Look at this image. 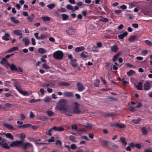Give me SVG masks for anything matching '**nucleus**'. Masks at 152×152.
Returning <instances> with one entry per match:
<instances>
[{
	"mask_svg": "<svg viewBox=\"0 0 152 152\" xmlns=\"http://www.w3.org/2000/svg\"><path fill=\"white\" fill-rule=\"evenodd\" d=\"M42 66L43 68L45 69H48L50 68V67L46 64V63H44Z\"/></svg>",
	"mask_w": 152,
	"mask_h": 152,
	"instance_id": "obj_48",
	"label": "nucleus"
},
{
	"mask_svg": "<svg viewBox=\"0 0 152 152\" xmlns=\"http://www.w3.org/2000/svg\"><path fill=\"white\" fill-rule=\"evenodd\" d=\"M25 118V117L23 114H20V120L21 121L24 120Z\"/></svg>",
	"mask_w": 152,
	"mask_h": 152,
	"instance_id": "obj_60",
	"label": "nucleus"
},
{
	"mask_svg": "<svg viewBox=\"0 0 152 152\" xmlns=\"http://www.w3.org/2000/svg\"><path fill=\"white\" fill-rule=\"evenodd\" d=\"M18 48L17 47H13L8 50V52L10 53L16 50H18Z\"/></svg>",
	"mask_w": 152,
	"mask_h": 152,
	"instance_id": "obj_44",
	"label": "nucleus"
},
{
	"mask_svg": "<svg viewBox=\"0 0 152 152\" xmlns=\"http://www.w3.org/2000/svg\"><path fill=\"white\" fill-rule=\"evenodd\" d=\"M1 64L2 65L7 64V63H8L7 62V60L6 58H2L1 60L0 61Z\"/></svg>",
	"mask_w": 152,
	"mask_h": 152,
	"instance_id": "obj_30",
	"label": "nucleus"
},
{
	"mask_svg": "<svg viewBox=\"0 0 152 152\" xmlns=\"http://www.w3.org/2000/svg\"><path fill=\"white\" fill-rule=\"evenodd\" d=\"M142 53L144 56H145L148 53V50H144L142 51Z\"/></svg>",
	"mask_w": 152,
	"mask_h": 152,
	"instance_id": "obj_54",
	"label": "nucleus"
},
{
	"mask_svg": "<svg viewBox=\"0 0 152 152\" xmlns=\"http://www.w3.org/2000/svg\"><path fill=\"white\" fill-rule=\"evenodd\" d=\"M52 128L50 129L48 132H46V134L47 135H48L49 136H51L52 135V134L51 133V132H52Z\"/></svg>",
	"mask_w": 152,
	"mask_h": 152,
	"instance_id": "obj_55",
	"label": "nucleus"
},
{
	"mask_svg": "<svg viewBox=\"0 0 152 152\" xmlns=\"http://www.w3.org/2000/svg\"><path fill=\"white\" fill-rule=\"evenodd\" d=\"M74 105L75 106L74 107L73 110H72L70 108V110L72 112V114L73 113L76 114H79L80 113V111L79 109V104L75 102L74 103Z\"/></svg>",
	"mask_w": 152,
	"mask_h": 152,
	"instance_id": "obj_4",
	"label": "nucleus"
},
{
	"mask_svg": "<svg viewBox=\"0 0 152 152\" xmlns=\"http://www.w3.org/2000/svg\"><path fill=\"white\" fill-rule=\"evenodd\" d=\"M151 88V86L150 83L148 81L145 82L144 84L143 88L145 91L149 90Z\"/></svg>",
	"mask_w": 152,
	"mask_h": 152,
	"instance_id": "obj_7",
	"label": "nucleus"
},
{
	"mask_svg": "<svg viewBox=\"0 0 152 152\" xmlns=\"http://www.w3.org/2000/svg\"><path fill=\"white\" fill-rule=\"evenodd\" d=\"M136 88L138 90H142V83L140 82L137 83L136 86Z\"/></svg>",
	"mask_w": 152,
	"mask_h": 152,
	"instance_id": "obj_18",
	"label": "nucleus"
},
{
	"mask_svg": "<svg viewBox=\"0 0 152 152\" xmlns=\"http://www.w3.org/2000/svg\"><path fill=\"white\" fill-rule=\"evenodd\" d=\"M0 145L2 146L3 148L9 149V146H8L7 144L5 141H2L0 142Z\"/></svg>",
	"mask_w": 152,
	"mask_h": 152,
	"instance_id": "obj_12",
	"label": "nucleus"
},
{
	"mask_svg": "<svg viewBox=\"0 0 152 152\" xmlns=\"http://www.w3.org/2000/svg\"><path fill=\"white\" fill-rule=\"evenodd\" d=\"M94 127V126L91 124H87L85 127L82 130V132H86L89 130H91L92 128Z\"/></svg>",
	"mask_w": 152,
	"mask_h": 152,
	"instance_id": "obj_6",
	"label": "nucleus"
},
{
	"mask_svg": "<svg viewBox=\"0 0 152 152\" xmlns=\"http://www.w3.org/2000/svg\"><path fill=\"white\" fill-rule=\"evenodd\" d=\"M142 106V103L140 102H139L137 103V105L136 106L137 108H140Z\"/></svg>",
	"mask_w": 152,
	"mask_h": 152,
	"instance_id": "obj_59",
	"label": "nucleus"
},
{
	"mask_svg": "<svg viewBox=\"0 0 152 152\" xmlns=\"http://www.w3.org/2000/svg\"><path fill=\"white\" fill-rule=\"evenodd\" d=\"M48 34H41L40 35V39H43L47 37Z\"/></svg>",
	"mask_w": 152,
	"mask_h": 152,
	"instance_id": "obj_37",
	"label": "nucleus"
},
{
	"mask_svg": "<svg viewBox=\"0 0 152 152\" xmlns=\"http://www.w3.org/2000/svg\"><path fill=\"white\" fill-rule=\"evenodd\" d=\"M4 134L7 137L11 139H13V136L11 133H7V134L4 133Z\"/></svg>",
	"mask_w": 152,
	"mask_h": 152,
	"instance_id": "obj_36",
	"label": "nucleus"
},
{
	"mask_svg": "<svg viewBox=\"0 0 152 152\" xmlns=\"http://www.w3.org/2000/svg\"><path fill=\"white\" fill-rule=\"evenodd\" d=\"M77 90L79 91H82L85 89L83 84L80 83H78L77 84Z\"/></svg>",
	"mask_w": 152,
	"mask_h": 152,
	"instance_id": "obj_10",
	"label": "nucleus"
},
{
	"mask_svg": "<svg viewBox=\"0 0 152 152\" xmlns=\"http://www.w3.org/2000/svg\"><path fill=\"white\" fill-rule=\"evenodd\" d=\"M63 53L60 50L55 52L53 55V57L56 59H61L63 58Z\"/></svg>",
	"mask_w": 152,
	"mask_h": 152,
	"instance_id": "obj_3",
	"label": "nucleus"
},
{
	"mask_svg": "<svg viewBox=\"0 0 152 152\" xmlns=\"http://www.w3.org/2000/svg\"><path fill=\"white\" fill-rule=\"evenodd\" d=\"M52 129L56 131L61 132L63 131L64 129L63 127L61 126H54L52 128Z\"/></svg>",
	"mask_w": 152,
	"mask_h": 152,
	"instance_id": "obj_14",
	"label": "nucleus"
},
{
	"mask_svg": "<svg viewBox=\"0 0 152 152\" xmlns=\"http://www.w3.org/2000/svg\"><path fill=\"white\" fill-rule=\"evenodd\" d=\"M58 11L61 12H66V9L64 8H61V9H58Z\"/></svg>",
	"mask_w": 152,
	"mask_h": 152,
	"instance_id": "obj_57",
	"label": "nucleus"
},
{
	"mask_svg": "<svg viewBox=\"0 0 152 152\" xmlns=\"http://www.w3.org/2000/svg\"><path fill=\"white\" fill-rule=\"evenodd\" d=\"M41 140L40 139L37 140L36 142H35V144L37 145H43L46 144V143L44 142H39L38 141H41Z\"/></svg>",
	"mask_w": 152,
	"mask_h": 152,
	"instance_id": "obj_39",
	"label": "nucleus"
},
{
	"mask_svg": "<svg viewBox=\"0 0 152 152\" xmlns=\"http://www.w3.org/2000/svg\"><path fill=\"white\" fill-rule=\"evenodd\" d=\"M72 129L76 130L77 129V126L75 124L72 125L71 126Z\"/></svg>",
	"mask_w": 152,
	"mask_h": 152,
	"instance_id": "obj_62",
	"label": "nucleus"
},
{
	"mask_svg": "<svg viewBox=\"0 0 152 152\" xmlns=\"http://www.w3.org/2000/svg\"><path fill=\"white\" fill-rule=\"evenodd\" d=\"M47 113L49 116H52L53 115V113L51 110H48L47 111Z\"/></svg>",
	"mask_w": 152,
	"mask_h": 152,
	"instance_id": "obj_50",
	"label": "nucleus"
},
{
	"mask_svg": "<svg viewBox=\"0 0 152 152\" xmlns=\"http://www.w3.org/2000/svg\"><path fill=\"white\" fill-rule=\"evenodd\" d=\"M88 56V53L85 51L83 52L80 55L81 57L84 58H87Z\"/></svg>",
	"mask_w": 152,
	"mask_h": 152,
	"instance_id": "obj_28",
	"label": "nucleus"
},
{
	"mask_svg": "<svg viewBox=\"0 0 152 152\" xmlns=\"http://www.w3.org/2000/svg\"><path fill=\"white\" fill-rule=\"evenodd\" d=\"M66 7L68 10H70L72 12L75 11V10H74V8L70 4L67 5L66 6Z\"/></svg>",
	"mask_w": 152,
	"mask_h": 152,
	"instance_id": "obj_24",
	"label": "nucleus"
},
{
	"mask_svg": "<svg viewBox=\"0 0 152 152\" xmlns=\"http://www.w3.org/2000/svg\"><path fill=\"white\" fill-rule=\"evenodd\" d=\"M55 6V4H50L47 6V7L49 9H52Z\"/></svg>",
	"mask_w": 152,
	"mask_h": 152,
	"instance_id": "obj_45",
	"label": "nucleus"
},
{
	"mask_svg": "<svg viewBox=\"0 0 152 152\" xmlns=\"http://www.w3.org/2000/svg\"><path fill=\"white\" fill-rule=\"evenodd\" d=\"M20 94L23 95L24 96L28 94V93L26 91H23L21 89L18 91Z\"/></svg>",
	"mask_w": 152,
	"mask_h": 152,
	"instance_id": "obj_46",
	"label": "nucleus"
},
{
	"mask_svg": "<svg viewBox=\"0 0 152 152\" xmlns=\"http://www.w3.org/2000/svg\"><path fill=\"white\" fill-rule=\"evenodd\" d=\"M22 41L24 42L25 45L26 46H28L30 43V41L28 38L24 37L22 39Z\"/></svg>",
	"mask_w": 152,
	"mask_h": 152,
	"instance_id": "obj_17",
	"label": "nucleus"
},
{
	"mask_svg": "<svg viewBox=\"0 0 152 152\" xmlns=\"http://www.w3.org/2000/svg\"><path fill=\"white\" fill-rule=\"evenodd\" d=\"M77 148L76 145L75 144H72L70 146V148L73 150L76 149Z\"/></svg>",
	"mask_w": 152,
	"mask_h": 152,
	"instance_id": "obj_56",
	"label": "nucleus"
},
{
	"mask_svg": "<svg viewBox=\"0 0 152 152\" xmlns=\"http://www.w3.org/2000/svg\"><path fill=\"white\" fill-rule=\"evenodd\" d=\"M38 51L39 53L42 54H44L46 52V50L42 48H39Z\"/></svg>",
	"mask_w": 152,
	"mask_h": 152,
	"instance_id": "obj_34",
	"label": "nucleus"
},
{
	"mask_svg": "<svg viewBox=\"0 0 152 152\" xmlns=\"http://www.w3.org/2000/svg\"><path fill=\"white\" fill-rule=\"evenodd\" d=\"M34 16L33 14L31 15V16H28L27 18V19L30 22H32L33 21L34 19Z\"/></svg>",
	"mask_w": 152,
	"mask_h": 152,
	"instance_id": "obj_31",
	"label": "nucleus"
},
{
	"mask_svg": "<svg viewBox=\"0 0 152 152\" xmlns=\"http://www.w3.org/2000/svg\"><path fill=\"white\" fill-rule=\"evenodd\" d=\"M119 55V53H118L116 55H115L113 58V61H115L118 58V56Z\"/></svg>",
	"mask_w": 152,
	"mask_h": 152,
	"instance_id": "obj_52",
	"label": "nucleus"
},
{
	"mask_svg": "<svg viewBox=\"0 0 152 152\" xmlns=\"http://www.w3.org/2000/svg\"><path fill=\"white\" fill-rule=\"evenodd\" d=\"M5 96L6 97L12 96V94L10 93H7L5 94Z\"/></svg>",
	"mask_w": 152,
	"mask_h": 152,
	"instance_id": "obj_58",
	"label": "nucleus"
},
{
	"mask_svg": "<svg viewBox=\"0 0 152 152\" xmlns=\"http://www.w3.org/2000/svg\"><path fill=\"white\" fill-rule=\"evenodd\" d=\"M99 21L104 22H107L108 21V20L107 18L104 17L102 18Z\"/></svg>",
	"mask_w": 152,
	"mask_h": 152,
	"instance_id": "obj_42",
	"label": "nucleus"
},
{
	"mask_svg": "<svg viewBox=\"0 0 152 152\" xmlns=\"http://www.w3.org/2000/svg\"><path fill=\"white\" fill-rule=\"evenodd\" d=\"M13 85L18 91L21 89V86L20 83L18 81H15L13 83Z\"/></svg>",
	"mask_w": 152,
	"mask_h": 152,
	"instance_id": "obj_8",
	"label": "nucleus"
},
{
	"mask_svg": "<svg viewBox=\"0 0 152 152\" xmlns=\"http://www.w3.org/2000/svg\"><path fill=\"white\" fill-rule=\"evenodd\" d=\"M10 35L8 33H5L4 35L2 36L1 39L5 41H7L10 40Z\"/></svg>",
	"mask_w": 152,
	"mask_h": 152,
	"instance_id": "obj_11",
	"label": "nucleus"
},
{
	"mask_svg": "<svg viewBox=\"0 0 152 152\" xmlns=\"http://www.w3.org/2000/svg\"><path fill=\"white\" fill-rule=\"evenodd\" d=\"M135 37L134 36H132L129 39V41L132 42L134 41L135 40Z\"/></svg>",
	"mask_w": 152,
	"mask_h": 152,
	"instance_id": "obj_61",
	"label": "nucleus"
},
{
	"mask_svg": "<svg viewBox=\"0 0 152 152\" xmlns=\"http://www.w3.org/2000/svg\"><path fill=\"white\" fill-rule=\"evenodd\" d=\"M56 144L57 145L61 146V145L62 143L61 141L59 140H57L56 143Z\"/></svg>",
	"mask_w": 152,
	"mask_h": 152,
	"instance_id": "obj_63",
	"label": "nucleus"
},
{
	"mask_svg": "<svg viewBox=\"0 0 152 152\" xmlns=\"http://www.w3.org/2000/svg\"><path fill=\"white\" fill-rule=\"evenodd\" d=\"M11 20L15 23H18L19 21L18 20H16L15 18L14 17H11L10 18Z\"/></svg>",
	"mask_w": 152,
	"mask_h": 152,
	"instance_id": "obj_35",
	"label": "nucleus"
},
{
	"mask_svg": "<svg viewBox=\"0 0 152 152\" xmlns=\"http://www.w3.org/2000/svg\"><path fill=\"white\" fill-rule=\"evenodd\" d=\"M71 64L74 67H76L77 66V64L76 63V60L75 59H71L70 60Z\"/></svg>",
	"mask_w": 152,
	"mask_h": 152,
	"instance_id": "obj_26",
	"label": "nucleus"
},
{
	"mask_svg": "<svg viewBox=\"0 0 152 152\" xmlns=\"http://www.w3.org/2000/svg\"><path fill=\"white\" fill-rule=\"evenodd\" d=\"M142 119L140 118H138L137 119H133L132 121L133 123L136 124H139L141 121Z\"/></svg>",
	"mask_w": 152,
	"mask_h": 152,
	"instance_id": "obj_25",
	"label": "nucleus"
},
{
	"mask_svg": "<svg viewBox=\"0 0 152 152\" xmlns=\"http://www.w3.org/2000/svg\"><path fill=\"white\" fill-rule=\"evenodd\" d=\"M51 98V97L49 96H46L43 99V101L45 102H48L50 101Z\"/></svg>",
	"mask_w": 152,
	"mask_h": 152,
	"instance_id": "obj_32",
	"label": "nucleus"
},
{
	"mask_svg": "<svg viewBox=\"0 0 152 152\" xmlns=\"http://www.w3.org/2000/svg\"><path fill=\"white\" fill-rule=\"evenodd\" d=\"M21 147L24 149V151L25 152H29V151H26V150H31L33 148L32 145L31 143L28 142H22Z\"/></svg>",
	"mask_w": 152,
	"mask_h": 152,
	"instance_id": "obj_2",
	"label": "nucleus"
},
{
	"mask_svg": "<svg viewBox=\"0 0 152 152\" xmlns=\"http://www.w3.org/2000/svg\"><path fill=\"white\" fill-rule=\"evenodd\" d=\"M7 65L10 67V69L12 70L17 71L18 72L19 71L17 70L16 66L13 64H10L9 63H7Z\"/></svg>",
	"mask_w": 152,
	"mask_h": 152,
	"instance_id": "obj_15",
	"label": "nucleus"
},
{
	"mask_svg": "<svg viewBox=\"0 0 152 152\" xmlns=\"http://www.w3.org/2000/svg\"><path fill=\"white\" fill-rule=\"evenodd\" d=\"M115 126L120 128H123L125 127V125L122 124H116Z\"/></svg>",
	"mask_w": 152,
	"mask_h": 152,
	"instance_id": "obj_43",
	"label": "nucleus"
},
{
	"mask_svg": "<svg viewBox=\"0 0 152 152\" xmlns=\"http://www.w3.org/2000/svg\"><path fill=\"white\" fill-rule=\"evenodd\" d=\"M128 34L126 32H125L121 34H120L118 35V37L119 39H122L124 37H126Z\"/></svg>",
	"mask_w": 152,
	"mask_h": 152,
	"instance_id": "obj_20",
	"label": "nucleus"
},
{
	"mask_svg": "<svg viewBox=\"0 0 152 152\" xmlns=\"http://www.w3.org/2000/svg\"><path fill=\"white\" fill-rule=\"evenodd\" d=\"M120 140L121 141V143L123 145H124L125 146L126 145V143L125 141V139L123 137H121L120 138Z\"/></svg>",
	"mask_w": 152,
	"mask_h": 152,
	"instance_id": "obj_41",
	"label": "nucleus"
},
{
	"mask_svg": "<svg viewBox=\"0 0 152 152\" xmlns=\"http://www.w3.org/2000/svg\"><path fill=\"white\" fill-rule=\"evenodd\" d=\"M118 49V46L116 45H114L112 46L111 48V51L114 52H116Z\"/></svg>",
	"mask_w": 152,
	"mask_h": 152,
	"instance_id": "obj_22",
	"label": "nucleus"
},
{
	"mask_svg": "<svg viewBox=\"0 0 152 152\" xmlns=\"http://www.w3.org/2000/svg\"><path fill=\"white\" fill-rule=\"evenodd\" d=\"M134 71L133 70H130L127 73V74L128 76H130L134 74Z\"/></svg>",
	"mask_w": 152,
	"mask_h": 152,
	"instance_id": "obj_47",
	"label": "nucleus"
},
{
	"mask_svg": "<svg viewBox=\"0 0 152 152\" xmlns=\"http://www.w3.org/2000/svg\"><path fill=\"white\" fill-rule=\"evenodd\" d=\"M66 32L68 35H72L74 33V29L71 28H69L67 29Z\"/></svg>",
	"mask_w": 152,
	"mask_h": 152,
	"instance_id": "obj_13",
	"label": "nucleus"
},
{
	"mask_svg": "<svg viewBox=\"0 0 152 152\" xmlns=\"http://www.w3.org/2000/svg\"><path fill=\"white\" fill-rule=\"evenodd\" d=\"M85 48L83 46H80L77 47L75 48V51L76 52H78L84 50Z\"/></svg>",
	"mask_w": 152,
	"mask_h": 152,
	"instance_id": "obj_16",
	"label": "nucleus"
},
{
	"mask_svg": "<svg viewBox=\"0 0 152 152\" xmlns=\"http://www.w3.org/2000/svg\"><path fill=\"white\" fill-rule=\"evenodd\" d=\"M141 130L143 134L145 135H147L148 134V131L145 127H142L141 129Z\"/></svg>",
	"mask_w": 152,
	"mask_h": 152,
	"instance_id": "obj_21",
	"label": "nucleus"
},
{
	"mask_svg": "<svg viewBox=\"0 0 152 152\" xmlns=\"http://www.w3.org/2000/svg\"><path fill=\"white\" fill-rule=\"evenodd\" d=\"M69 140L72 142H76V141L75 140V137L73 135H70L69 136Z\"/></svg>",
	"mask_w": 152,
	"mask_h": 152,
	"instance_id": "obj_40",
	"label": "nucleus"
},
{
	"mask_svg": "<svg viewBox=\"0 0 152 152\" xmlns=\"http://www.w3.org/2000/svg\"><path fill=\"white\" fill-rule=\"evenodd\" d=\"M145 43L148 45L152 46V42L148 40H145Z\"/></svg>",
	"mask_w": 152,
	"mask_h": 152,
	"instance_id": "obj_51",
	"label": "nucleus"
},
{
	"mask_svg": "<svg viewBox=\"0 0 152 152\" xmlns=\"http://www.w3.org/2000/svg\"><path fill=\"white\" fill-rule=\"evenodd\" d=\"M144 152H152V149H145Z\"/></svg>",
	"mask_w": 152,
	"mask_h": 152,
	"instance_id": "obj_64",
	"label": "nucleus"
},
{
	"mask_svg": "<svg viewBox=\"0 0 152 152\" xmlns=\"http://www.w3.org/2000/svg\"><path fill=\"white\" fill-rule=\"evenodd\" d=\"M41 18L43 21H50V18L48 16H43Z\"/></svg>",
	"mask_w": 152,
	"mask_h": 152,
	"instance_id": "obj_19",
	"label": "nucleus"
},
{
	"mask_svg": "<svg viewBox=\"0 0 152 152\" xmlns=\"http://www.w3.org/2000/svg\"><path fill=\"white\" fill-rule=\"evenodd\" d=\"M64 96L69 98L73 97L74 96V94L71 92L66 91L63 93Z\"/></svg>",
	"mask_w": 152,
	"mask_h": 152,
	"instance_id": "obj_9",
	"label": "nucleus"
},
{
	"mask_svg": "<svg viewBox=\"0 0 152 152\" xmlns=\"http://www.w3.org/2000/svg\"><path fill=\"white\" fill-rule=\"evenodd\" d=\"M47 58V56L46 55H44L41 57V58H40V60L42 62L46 63V60L45 59Z\"/></svg>",
	"mask_w": 152,
	"mask_h": 152,
	"instance_id": "obj_38",
	"label": "nucleus"
},
{
	"mask_svg": "<svg viewBox=\"0 0 152 152\" xmlns=\"http://www.w3.org/2000/svg\"><path fill=\"white\" fill-rule=\"evenodd\" d=\"M25 137V134H24L22 133L20 134V138L21 140L20 141H22V142L24 140V139Z\"/></svg>",
	"mask_w": 152,
	"mask_h": 152,
	"instance_id": "obj_53",
	"label": "nucleus"
},
{
	"mask_svg": "<svg viewBox=\"0 0 152 152\" xmlns=\"http://www.w3.org/2000/svg\"><path fill=\"white\" fill-rule=\"evenodd\" d=\"M67 104L66 100L63 99H61L55 109L61 113H65L67 115L72 116V112L71 111L69 108L66 107Z\"/></svg>",
	"mask_w": 152,
	"mask_h": 152,
	"instance_id": "obj_1",
	"label": "nucleus"
},
{
	"mask_svg": "<svg viewBox=\"0 0 152 152\" xmlns=\"http://www.w3.org/2000/svg\"><path fill=\"white\" fill-rule=\"evenodd\" d=\"M100 81L98 79H96L95 80L94 84L95 86L97 87H98V84L99 83Z\"/></svg>",
	"mask_w": 152,
	"mask_h": 152,
	"instance_id": "obj_49",
	"label": "nucleus"
},
{
	"mask_svg": "<svg viewBox=\"0 0 152 152\" xmlns=\"http://www.w3.org/2000/svg\"><path fill=\"white\" fill-rule=\"evenodd\" d=\"M4 126L6 128H7L8 129L10 130H14L15 129L14 127L11 125L7 124H4Z\"/></svg>",
	"mask_w": 152,
	"mask_h": 152,
	"instance_id": "obj_27",
	"label": "nucleus"
},
{
	"mask_svg": "<svg viewBox=\"0 0 152 152\" xmlns=\"http://www.w3.org/2000/svg\"><path fill=\"white\" fill-rule=\"evenodd\" d=\"M62 19L63 20H66L68 19L69 18V16L65 14H63L61 15Z\"/></svg>",
	"mask_w": 152,
	"mask_h": 152,
	"instance_id": "obj_33",
	"label": "nucleus"
},
{
	"mask_svg": "<svg viewBox=\"0 0 152 152\" xmlns=\"http://www.w3.org/2000/svg\"><path fill=\"white\" fill-rule=\"evenodd\" d=\"M13 33L15 35L19 36L22 34V31L18 29H17L13 31Z\"/></svg>",
	"mask_w": 152,
	"mask_h": 152,
	"instance_id": "obj_23",
	"label": "nucleus"
},
{
	"mask_svg": "<svg viewBox=\"0 0 152 152\" xmlns=\"http://www.w3.org/2000/svg\"><path fill=\"white\" fill-rule=\"evenodd\" d=\"M31 125L30 124H26L22 126H19L18 127L20 128H25L28 127H30Z\"/></svg>",
	"mask_w": 152,
	"mask_h": 152,
	"instance_id": "obj_29",
	"label": "nucleus"
},
{
	"mask_svg": "<svg viewBox=\"0 0 152 152\" xmlns=\"http://www.w3.org/2000/svg\"><path fill=\"white\" fill-rule=\"evenodd\" d=\"M22 143V141H16L12 142L10 144V146L12 147L21 146Z\"/></svg>",
	"mask_w": 152,
	"mask_h": 152,
	"instance_id": "obj_5",
	"label": "nucleus"
}]
</instances>
